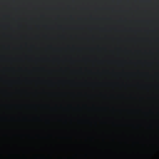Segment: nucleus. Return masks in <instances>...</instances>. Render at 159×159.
<instances>
[{
	"label": "nucleus",
	"mask_w": 159,
	"mask_h": 159,
	"mask_svg": "<svg viewBox=\"0 0 159 159\" xmlns=\"http://www.w3.org/2000/svg\"><path fill=\"white\" fill-rule=\"evenodd\" d=\"M90 38H91V37H90Z\"/></svg>",
	"instance_id": "obj_1"
},
{
	"label": "nucleus",
	"mask_w": 159,
	"mask_h": 159,
	"mask_svg": "<svg viewBox=\"0 0 159 159\" xmlns=\"http://www.w3.org/2000/svg\"><path fill=\"white\" fill-rule=\"evenodd\" d=\"M90 16H91L90 15Z\"/></svg>",
	"instance_id": "obj_2"
},
{
	"label": "nucleus",
	"mask_w": 159,
	"mask_h": 159,
	"mask_svg": "<svg viewBox=\"0 0 159 159\" xmlns=\"http://www.w3.org/2000/svg\"><path fill=\"white\" fill-rule=\"evenodd\" d=\"M90 48H91L90 47Z\"/></svg>",
	"instance_id": "obj_3"
},
{
	"label": "nucleus",
	"mask_w": 159,
	"mask_h": 159,
	"mask_svg": "<svg viewBox=\"0 0 159 159\" xmlns=\"http://www.w3.org/2000/svg\"><path fill=\"white\" fill-rule=\"evenodd\" d=\"M90 29H91V28H90Z\"/></svg>",
	"instance_id": "obj_4"
}]
</instances>
